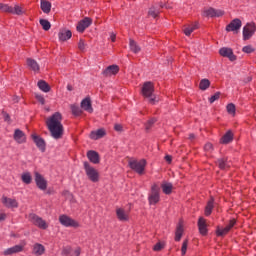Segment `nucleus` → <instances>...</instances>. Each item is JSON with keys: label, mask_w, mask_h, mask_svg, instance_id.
Wrapping results in <instances>:
<instances>
[{"label": "nucleus", "mask_w": 256, "mask_h": 256, "mask_svg": "<svg viewBox=\"0 0 256 256\" xmlns=\"http://www.w3.org/2000/svg\"><path fill=\"white\" fill-rule=\"evenodd\" d=\"M116 215H117V218L119 219V221H123V222L129 221V212L125 211L122 208H118L116 210Z\"/></svg>", "instance_id": "16"}, {"label": "nucleus", "mask_w": 256, "mask_h": 256, "mask_svg": "<svg viewBox=\"0 0 256 256\" xmlns=\"http://www.w3.org/2000/svg\"><path fill=\"white\" fill-rule=\"evenodd\" d=\"M114 129L115 131H118V133H121V131H123V126L121 124H115Z\"/></svg>", "instance_id": "55"}, {"label": "nucleus", "mask_w": 256, "mask_h": 256, "mask_svg": "<svg viewBox=\"0 0 256 256\" xmlns=\"http://www.w3.org/2000/svg\"><path fill=\"white\" fill-rule=\"evenodd\" d=\"M40 7L43 11V13H51V2L47 0H42L40 3Z\"/></svg>", "instance_id": "28"}, {"label": "nucleus", "mask_w": 256, "mask_h": 256, "mask_svg": "<svg viewBox=\"0 0 256 256\" xmlns=\"http://www.w3.org/2000/svg\"><path fill=\"white\" fill-rule=\"evenodd\" d=\"M73 37V34L70 30H60L58 33V39L59 41H69Z\"/></svg>", "instance_id": "17"}, {"label": "nucleus", "mask_w": 256, "mask_h": 256, "mask_svg": "<svg viewBox=\"0 0 256 256\" xmlns=\"http://www.w3.org/2000/svg\"><path fill=\"white\" fill-rule=\"evenodd\" d=\"M63 115L61 113L56 112L46 120V127L48 128L51 137L53 139H61L63 137Z\"/></svg>", "instance_id": "1"}, {"label": "nucleus", "mask_w": 256, "mask_h": 256, "mask_svg": "<svg viewBox=\"0 0 256 256\" xmlns=\"http://www.w3.org/2000/svg\"><path fill=\"white\" fill-rule=\"evenodd\" d=\"M217 165L219 167V169H229L230 165H229V162H227V159L225 158H220L217 160Z\"/></svg>", "instance_id": "35"}, {"label": "nucleus", "mask_w": 256, "mask_h": 256, "mask_svg": "<svg viewBox=\"0 0 256 256\" xmlns=\"http://www.w3.org/2000/svg\"><path fill=\"white\" fill-rule=\"evenodd\" d=\"M5 219H7V214L5 213H0V223L5 221Z\"/></svg>", "instance_id": "57"}, {"label": "nucleus", "mask_w": 256, "mask_h": 256, "mask_svg": "<svg viewBox=\"0 0 256 256\" xmlns=\"http://www.w3.org/2000/svg\"><path fill=\"white\" fill-rule=\"evenodd\" d=\"M189 245V241L185 240L182 244L181 253L185 255L187 253V246Z\"/></svg>", "instance_id": "48"}, {"label": "nucleus", "mask_w": 256, "mask_h": 256, "mask_svg": "<svg viewBox=\"0 0 256 256\" xmlns=\"http://www.w3.org/2000/svg\"><path fill=\"white\" fill-rule=\"evenodd\" d=\"M71 111L72 115H75L76 117H79L83 111H81V108L79 106L71 105Z\"/></svg>", "instance_id": "43"}, {"label": "nucleus", "mask_w": 256, "mask_h": 256, "mask_svg": "<svg viewBox=\"0 0 256 256\" xmlns=\"http://www.w3.org/2000/svg\"><path fill=\"white\" fill-rule=\"evenodd\" d=\"M26 63H27V67L31 69V71H34L35 73L39 71L40 69L39 63H37L34 59L27 58Z\"/></svg>", "instance_id": "18"}, {"label": "nucleus", "mask_w": 256, "mask_h": 256, "mask_svg": "<svg viewBox=\"0 0 256 256\" xmlns=\"http://www.w3.org/2000/svg\"><path fill=\"white\" fill-rule=\"evenodd\" d=\"M229 228L225 227V228H217L216 230V235L218 237H225V235H227V233H229Z\"/></svg>", "instance_id": "39"}, {"label": "nucleus", "mask_w": 256, "mask_h": 256, "mask_svg": "<svg viewBox=\"0 0 256 256\" xmlns=\"http://www.w3.org/2000/svg\"><path fill=\"white\" fill-rule=\"evenodd\" d=\"M155 91V86H153L152 82H145L142 87V95L149 99V103L152 105H155V102L157 101V97L155 94H153Z\"/></svg>", "instance_id": "2"}, {"label": "nucleus", "mask_w": 256, "mask_h": 256, "mask_svg": "<svg viewBox=\"0 0 256 256\" xmlns=\"http://www.w3.org/2000/svg\"><path fill=\"white\" fill-rule=\"evenodd\" d=\"M85 47H86L85 41L80 40V41L78 42V49H79L80 51H85Z\"/></svg>", "instance_id": "49"}, {"label": "nucleus", "mask_w": 256, "mask_h": 256, "mask_svg": "<svg viewBox=\"0 0 256 256\" xmlns=\"http://www.w3.org/2000/svg\"><path fill=\"white\" fill-rule=\"evenodd\" d=\"M67 89H68V91H73V86H71V84H68Z\"/></svg>", "instance_id": "62"}, {"label": "nucleus", "mask_w": 256, "mask_h": 256, "mask_svg": "<svg viewBox=\"0 0 256 256\" xmlns=\"http://www.w3.org/2000/svg\"><path fill=\"white\" fill-rule=\"evenodd\" d=\"M163 7H165L166 9H171V7H169L167 5L160 4V9H163Z\"/></svg>", "instance_id": "61"}, {"label": "nucleus", "mask_w": 256, "mask_h": 256, "mask_svg": "<svg viewBox=\"0 0 256 256\" xmlns=\"http://www.w3.org/2000/svg\"><path fill=\"white\" fill-rule=\"evenodd\" d=\"M0 10L3 11L4 13H11V12H13V7H11L7 4L0 3Z\"/></svg>", "instance_id": "44"}, {"label": "nucleus", "mask_w": 256, "mask_h": 256, "mask_svg": "<svg viewBox=\"0 0 256 256\" xmlns=\"http://www.w3.org/2000/svg\"><path fill=\"white\" fill-rule=\"evenodd\" d=\"M84 171L92 183H97L99 181V171L91 166L89 162H84Z\"/></svg>", "instance_id": "4"}, {"label": "nucleus", "mask_w": 256, "mask_h": 256, "mask_svg": "<svg viewBox=\"0 0 256 256\" xmlns=\"http://www.w3.org/2000/svg\"><path fill=\"white\" fill-rule=\"evenodd\" d=\"M32 139H33L36 147H38V149H40V151H42V153L45 152V140H43V138L37 136V134H33Z\"/></svg>", "instance_id": "15"}, {"label": "nucleus", "mask_w": 256, "mask_h": 256, "mask_svg": "<svg viewBox=\"0 0 256 256\" xmlns=\"http://www.w3.org/2000/svg\"><path fill=\"white\" fill-rule=\"evenodd\" d=\"M157 120L155 118H152L150 120L147 121L145 127H146V131H149V129H151V127H153V125H155V122Z\"/></svg>", "instance_id": "45"}, {"label": "nucleus", "mask_w": 256, "mask_h": 256, "mask_svg": "<svg viewBox=\"0 0 256 256\" xmlns=\"http://www.w3.org/2000/svg\"><path fill=\"white\" fill-rule=\"evenodd\" d=\"M129 47L132 53H140L141 52V46L135 42V40L130 39Z\"/></svg>", "instance_id": "29"}, {"label": "nucleus", "mask_w": 256, "mask_h": 256, "mask_svg": "<svg viewBox=\"0 0 256 256\" xmlns=\"http://www.w3.org/2000/svg\"><path fill=\"white\" fill-rule=\"evenodd\" d=\"M195 138V135H190V139H194Z\"/></svg>", "instance_id": "63"}, {"label": "nucleus", "mask_w": 256, "mask_h": 256, "mask_svg": "<svg viewBox=\"0 0 256 256\" xmlns=\"http://www.w3.org/2000/svg\"><path fill=\"white\" fill-rule=\"evenodd\" d=\"M221 97V92H216L213 96L209 98L210 103H215Z\"/></svg>", "instance_id": "47"}, {"label": "nucleus", "mask_w": 256, "mask_h": 256, "mask_svg": "<svg viewBox=\"0 0 256 256\" xmlns=\"http://www.w3.org/2000/svg\"><path fill=\"white\" fill-rule=\"evenodd\" d=\"M242 51H243V53L249 54V53H253V51H255V48H253V46H251V45H247L242 48Z\"/></svg>", "instance_id": "46"}, {"label": "nucleus", "mask_w": 256, "mask_h": 256, "mask_svg": "<svg viewBox=\"0 0 256 256\" xmlns=\"http://www.w3.org/2000/svg\"><path fill=\"white\" fill-rule=\"evenodd\" d=\"M38 87L40 91H43L44 93H49L51 91V86L45 82V80L38 81Z\"/></svg>", "instance_id": "27"}, {"label": "nucleus", "mask_w": 256, "mask_h": 256, "mask_svg": "<svg viewBox=\"0 0 256 256\" xmlns=\"http://www.w3.org/2000/svg\"><path fill=\"white\" fill-rule=\"evenodd\" d=\"M102 137H105L104 129H98L96 131H92L90 134V139H94L95 141H97V139H101Z\"/></svg>", "instance_id": "25"}, {"label": "nucleus", "mask_w": 256, "mask_h": 256, "mask_svg": "<svg viewBox=\"0 0 256 256\" xmlns=\"http://www.w3.org/2000/svg\"><path fill=\"white\" fill-rule=\"evenodd\" d=\"M36 99L39 101V103H41V105H45V98L43 96L36 95Z\"/></svg>", "instance_id": "54"}, {"label": "nucleus", "mask_w": 256, "mask_h": 256, "mask_svg": "<svg viewBox=\"0 0 256 256\" xmlns=\"http://www.w3.org/2000/svg\"><path fill=\"white\" fill-rule=\"evenodd\" d=\"M204 149H205V151H207V152L213 151V144L207 143V144L204 146Z\"/></svg>", "instance_id": "52"}, {"label": "nucleus", "mask_w": 256, "mask_h": 256, "mask_svg": "<svg viewBox=\"0 0 256 256\" xmlns=\"http://www.w3.org/2000/svg\"><path fill=\"white\" fill-rule=\"evenodd\" d=\"M93 23V20L89 17H85L83 20H81L77 25V31L79 33H83L85 29L88 27H91V24Z\"/></svg>", "instance_id": "12"}, {"label": "nucleus", "mask_w": 256, "mask_h": 256, "mask_svg": "<svg viewBox=\"0 0 256 256\" xmlns=\"http://www.w3.org/2000/svg\"><path fill=\"white\" fill-rule=\"evenodd\" d=\"M81 107L84 109V111H87L88 113H93V107L91 106V99L85 98L81 102Z\"/></svg>", "instance_id": "24"}, {"label": "nucleus", "mask_w": 256, "mask_h": 256, "mask_svg": "<svg viewBox=\"0 0 256 256\" xmlns=\"http://www.w3.org/2000/svg\"><path fill=\"white\" fill-rule=\"evenodd\" d=\"M35 181L37 187L40 188L41 191L47 189V180H45L39 172H35Z\"/></svg>", "instance_id": "14"}, {"label": "nucleus", "mask_w": 256, "mask_h": 256, "mask_svg": "<svg viewBox=\"0 0 256 256\" xmlns=\"http://www.w3.org/2000/svg\"><path fill=\"white\" fill-rule=\"evenodd\" d=\"M59 222L64 227H79V222L73 220V218H71L67 215H61L59 217Z\"/></svg>", "instance_id": "8"}, {"label": "nucleus", "mask_w": 256, "mask_h": 256, "mask_svg": "<svg viewBox=\"0 0 256 256\" xmlns=\"http://www.w3.org/2000/svg\"><path fill=\"white\" fill-rule=\"evenodd\" d=\"M214 202H215V200L213 198H211L208 201V203H207V205L205 207V215H206V217H209V215H211V213L213 212V207H214L213 203Z\"/></svg>", "instance_id": "31"}, {"label": "nucleus", "mask_w": 256, "mask_h": 256, "mask_svg": "<svg viewBox=\"0 0 256 256\" xmlns=\"http://www.w3.org/2000/svg\"><path fill=\"white\" fill-rule=\"evenodd\" d=\"M87 157L91 163H94V165H97L99 163V153L90 150L87 152Z\"/></svg>", "instance_id": "22"}, {"label": "nucleus", "mask_w": 256, "mask_h": 256, "mask_svg": "<svg viewBox=\"0 0 256 256\" xmlns=\"http://www.w3.org/2000/svg\"><path fill=\"white\" fill-rule=\"evenodd\" d=\"M235 223H236L235 219L230 220V222H229V224L226 226V228H227L229 231H231V229H233V227H235Z\"/></svg>", "instance_id": "51"}, {"label": "nucleus", "mask_w": 256, "mask_h": 256, "mask_svg": "<svg viewBox=\"0 0 256 256\" xmlns=\"http://www.w3.org/2000/svg\"><path fill=\"white\" fill-rule=\"evenodd\" d=\"M211 87V81L209 79H202L199 84V89L201 91H207Z\"/></svg>", "instance_id": "33"}, {"label": "nucleus", "mask_w": 256, "mask_h": 256, "mask_svg": "<svg viewBox=\"0 0 256 256\" xmlns=\"http://www.w3.org/2000/svg\"><path fill=\"white\" fill-rule=\"evenodd\" d=\"M62 253H63V255H69L71 253V250L66 248L63 250Z\"/></svg>", "instance_id": "60"}, {"label": "nucleus", "mask_w": 256, "mask_h": 256, "mask_svg": "<svg viewBox=\"0 0 256 256\" xmlns=\"http://www.w3.org/2000/svg\"><path fill=\"white\" fill-rule=\"evenodd\" d=\"M81 255V248H75L74 251L72 252L71 256H79Z\"/></svg>", "instance_id": "53"}, {"label": "nucleus", "mask_w": 256, "mask_h": 256, "mask_svg": "<svg viewBox=\"0 0 256 256\" xmlns=\"http://www.w3.org/2000/svg\"><path fill=\"white\" fill-rule=\"evenodd\" d=\"M162 191L165 193V195H171L173 193V184L169 182H163L161 184Z\"/></svg>", "instance_id": "26"}, {"label": "nucleus", "mask_w": 256, "mask_h": 256, "mask_svg": "<svg viewBox=\"0 0 256 256\" xmlns=\"http://www.w3.org/2000/svg\"><path fill=\"white\" fill-rule=\"evenodd\" d=\"M12 15H23L25 13V11H23V8L19 5H15L14 7H12Z\"/></svg>", "instance_id": "38"}, {"label": "nucleus", "mask_w": 256, "mask_h": 256, "mask_svg": "<svg viewBox=\"0 0 256 256\" xmlns=\"http://www.w3.org/2000/svg\"><path fill=\"white\" fill-rule=\"evenodd\" d=\"M117 73H119V66H117V65L108 66L103 71V75H106V77L109 75H117Z\"/></svg>", "instance_id": "19"}, {"label": "nucleus", "mask_w": 256, "mask_h": 256, "mask_svg": "<svg viewBox=\"0 0 256 256\" xmlns=\"http://www.w3.org/2000/svg\"><path fill=\"white\" fill-rule=\"evenodd\" d=\"M29 220L39 229L45 230L49 227V224H47V222L43 220V218L39 217L37 214H30Z\"/></svg>", "instance_id": "5"}, {"label": "nucleus", "mask_w": 256, "mask_h": 256, "mask_svg": "<svg viewBox=\"0 0 256 256\" xmlns=\"http://www.w3.org/2000/svg\"><path fill=\"white\" fill-rule=\"evenodd\" d=\"M40 25L44 29V31H49L51 29V22L45 19H40Z\"/></svg>", "instance_id": "41"}, {"label": "nucleus", "mask_w": 256, "mask_h": 256, "mask_svg": "<svg viewBox=\"0 0 256 256\" xmlns=\"http://www.w3.org/2000/svg\"><path fill=\"white\" fill-rule=\"evenodd\" d=\"M1 201L4 207H7V209H17V207H19V202H17V200L14 198L2 196Z\"/></svg>", "instance_id": "9"}, {"label": "nucleus", "mask_w": 256, "mask_h": 256, "mask_svg": "<svg viewBox=\"0 0 256 256\" xmlns=\"http://www.w3.org/2000/svg\"><path fill=\"white\" fill-rule=\"evenodd\" d=\"M219 54L221 55V57H227V59H229L230 61L237 60V56H235V54L233 53V49L231 48L223 47L219 50Z\"/></svg>", "instance_id": "10"}, {"label": "nucleus", "mask_w": 256, "mask_h": 256, "mask_svg": "<svg viewBox=\"0 0 256 256\" xmlns=\"http://www.w3.org/2000/svg\"><path fill=\"white\" fill-rule=\"evenodd\" d=\"M23 251V246L21 245H16L11 248H7L4 252L3 255H14V253H21Z\"/></svg>", "instance_id": "21"}, {"label": "nucleus", "mask_w": 256, "mask_h": 256, "mask_svg": "<svg viewBox=\"0 0 256 256\" xmlns=\"http://www.w3.org/2000/svg\"><path fill=\"white\" fill-rule=\"evenodd\" d=\"M233 141V133L231 131H228L222 138L221 143L224 145H227L228 143H231Z\"/></svg>", "instance_id": "34"}, {"label": "nucleus", "mask_w": 256, "mask_h": 256, "mask_svg": "<svg viewBox=\"0 0 256 256\" xmlns=\"http://www.w3.org/2000/svg\"><path fill=\"white\" fill-rule=\"evenodd\" d=\"M195 29H197L196 24L193 25H189L186 28H184V34L189 37V35H191V33H193V31H195Z\"/></svg>", "instance_id": "40"}, {"label": "nucleus", "mask_w": 256, "mask_h": 256, "mask_svg": "<svg viewBox=\"0 0 256 256\" xmlns=\"http://www.w3.org/2000/svg\"><path fill=\"white\" fill-rule=\"evenodd\" d=\"M181 237H183V225L179 224L176 229L175 241H181Z\"/></svg>", "instance_id": "37"}, {"label": "nucleus", "mask_w": 256, "mask_h": 256, "mask_svg": "<svg viewBox=\"0 0 256 256\" xmlns=\"http://www.w3.org/2000/svg\"><path fill=\"white\" fill-rule=\"evenodd\" d=\"M159 13H161V11L159 10L158 7L152 6L149 11H148V16L149 17H153V19H157V17H159Z\"/></svg>", "instance_id": "32"}, {"label": "nucleus", "mask_w": 256, "mask_h": 256, "mask_svg": "<svg viewBox=\"0 0 256 256\" xmlns=\"http://www.w3.org/2000/svg\"><path fill=\"white\" fill-rule=\"evenodd\" d=\"M14 139L17 141V143H25L27 138L25 137V133H23V131L16 129L14 133Z\"/></svg>", "instance_id": "23"}, {"label": "nucleus", "mask_w": 256, "mask_h": 256, "mask_svg": "<svg viewBox=\"0 0 256 256\" xmlns=\"http://www.w3.org/2000/svg\"><path fill=\"white\" fill-rule=\"evenodd\" d=\"M255 31H256L255 23L252 22L245 25L243 28L244 41H249V39L252 38L253 35H255Z\"/></svg>", "instance_id": "6"}, {"label": "nucleus", "mask_w": 256, "mask_h": 256, "mask_svg": "<svg viewBox=\"0 0 256 256\" xmlns=\"http://www.w3.org/2000/svg\"><path fill=\"white\" fill-rule=\"evenodd\" d=\"M204 17H223L225 12L223 10L208 8L203 12Z\"/></svg>", "instance_id": "11"}, {"label": "nucleus", "mask_w": 256, "mask_h": 256, "mask_svg": "<svg viewBox=\"0 0 256 256\" xmlns=\"http://www.w3.org/2000/svg\"><path fill=\"white\" fill-rule=\"evenodd\" d=\"M172 157H171V155H166L165 156V161H167V163H171V161H172Z\"/></svg>", "instance_id": "59"}, {"label": "nucleus", "mask_w": 256, "mask_h": 256, "mask_svg": "<svg viewBox=\"0 0 256 256\" xmlns=\"http://www.w3.org/2000/svg\"><path fill=\"white\" fill-rule=\"evenodd\" d=\"M2 115L4 117V121H6L7 123L11 122V116H9V114L7 112L3 111Z\"/></svg>", "instance_id": "50"}, {"label": "nucleus", "mask_w": 256, "mask_h": 256, "mask_svg": "<svg viewBox=\"0 0 256 256\" xmlns=\"http://www.w3.org/2000/svg\"><path fill=\"white\" fill-rule=\"evenodd\" d=\"M128 165L132 171H135L138 175H143V173H145V167L147 166V160H130Z\"/></svg>", "instance_id": "3"}, {"label": "nucleus", "mask_w": 256, "mask_h": 256, "mask_svg": "<svg viewBox=\"0 0 256 256\" xmlns=\"http://www.w3.org/2000/svg\"><path fill=\"white\" fill-rule=\"evenodd\" d=\"M21 180L26 185H30L31 181H33V178L31 177V173H29V172L23 173L22 176H21Z\"/></svg>", "instance_id": "36"}, {"label": "nucleus", "mask_w": 256, "mask_h": 256, "mask_svg": "<svg viewBox=\"0 0 256 256\" xmlns=\"http://www.w3.org/2000/svg\"><path fill=\"white\" fill-rule=\"evenodd\" d=\"M148 199L150 205H157V203H159V186L157 184L152 185L151 193Z\"/></svg>", "instance_id": "7"}, {"label": "nucleus", "mask_w": 256, "mask_h": 256, "mask_svg": "<svg viewBox=\"0 0 256 256\" xmlns=\"http://www.w3.org/2000/svg\"><path fill=\"white\" fill-rule=\"evenodd\" d=\"M117 35H115V33H111L110 34V39L113 43H115V39H116Z\"/></svg>", "instance_id": "58"}, {"label": "nucleus", "mask_w": 256, "mask_h": 256, "mask_svg": "<svg viewBox=\"0 0 256 256\" xmlns=\"http://www.w3.org/2000/svg\"><path fill=\"white\" fill-rule=\"evenodd\" d=\"M241 25V20L239 18H235L229 23V25L226 26V31H233L234 33H237V31L241 29Z\"/></svg>", "instance_id": "13"}, {"label": "nucleus", "mask_w": 256, "mask_h": 256, "mask_svg": "<svg viewBox=\"0 0 256 256\" xmlns=\"http://www.w3.org/2000/svg\"><path fill=\"white\" fill-rule=\"evenodd\" d=\"M33 253L37 256L43 255V253H45V246L41 244H35L33 247Z\"/></svg>", "instance_id": "30"}, {"label": "nucleus", "mask_w": 256, "mask_h": 256, "mask_svg": "<svg viewBox=\"0 0 256 256\" xmlns=\"http://www.w3.org/2000/svg\"><path fill=\"white\" fill-rule=\"evenodd\" d=\"M226 109H227V113H229V115H232L233 117H235V111H236L235 104H233V103L228 104L226 106Z\"/></svg>", "instance_id": "42"}, {"label": "nucleus", "mask_w": 256, "mask_h": 256, "mask_svg": "<svg viewBox=\"0 0 256 256\" xmlns=\"http://www.w3.org/2000/svg\"><path fill=\"white\" fill-rule=\"evenodd\" d=\"M161 249H163V244H161V242H158V243L154 246V251H161Z\"/></svg>", "instance_id": "56"}, {"label": "nucleus", "mask_w": 256, "mask_h": 256, "mask_svg": "<svg viewBox=\"0 0 256 256\" xmlns=\"http://www.w3.org/2000/svg\"><path fill=\"white\" fill-rule=\"evenodd\" d=\"M198 228L201 235H207V222L205 218L200 217L198 220Z\"/></svg>", "instance_id": "20"}]
</instances>
